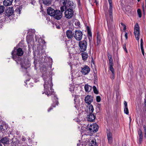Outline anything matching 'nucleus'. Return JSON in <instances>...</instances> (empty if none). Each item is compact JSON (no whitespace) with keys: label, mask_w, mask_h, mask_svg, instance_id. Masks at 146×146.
<instances>
[{"label":"nucleus","mask_w":146,"mask_h":146,"mask_svg":"<svg viewBox=\"0 0 146 146\" xmlns=\"http://www.w3.org/2000/svg\"><path fill=\"white\" fill-rule=\"evenodd\" d=\"M137 14L138 15L139 17L141 18L142 16V14L141 10L139 9H137Z\"/></svg>","instance_id":"36"},{"label":"nucleus","mask_w":146,"mask_h":146,"mask_svg":"<svg viewBox=\"0 0 146 146\" xmlns=\"http://www.w3.org/2000/svg\"><path fill=\"white\" fill-rule=\"evenodd\" d=\"M98 125L96 123H92L88 125L87 127V129L89 130L91 133H95L97 132L98 131Z\"/></svg>","instance_id":"3"},{"label":"nucleus","mask_w":146,"mask_h":146,"mask_svg":"<svg viewBox=\"0 0 146 146\" xmlns=\"http://www.w3.org/2000/svg\"><path fill=\"white\" fill-rule=\"evenodd\" d=\"M121 25L123 26H124V25H125L124 24L122 23H121Z\"/></svg>","instance_id":"54"},{"label":"nucleus","mask_w":146,"mask_h":146,"mask_svg":"<svg viewBox=\"0 0 146 146\" xmlns=\"http://www.w3.org/2000/svg\"><path fill=\"white\" fill-rule=\"evenodd\" d=\"M143 111L144 112H146V106L144 107V108L143 109Z\"/></svg>","instance_id":"52"},{"label":"nucleus","mask_w":146,"mask_h":146,"mask_svg":"<svg viewBox=\"0 0 146 146\" xmlns=\"http://www.w3.org/2000/svg\"><path fill=\"white\" fill-rule=\"evenodd\" d=\"M101 41V37L100 35L98 34V33H97V46H98L100 43Z\"/></svg>","instance_id":"25"},{"label":"nucleus","mask_w":146,"mask_h":146,"mask_svg":"<svg viewBox=\"0 0 146 146\" xmlns=\"http://www.w3.org/2000/svg\"><path fill=\"white\" fill-rule=\"evenodd\" d=\"M143 128L144 129V131L145 133V135L144 136L145 137H146V126L145 125H144L143 126Z\"/></svg>","instance_id":"43"},{"label":"nucleus","mask_w":146,"mask_h":146,"mask_svg":"<svg viewBox=\"0 0 146 146\" xmlns=\"http://www.w3.org/2000/svg\"><path fill=\"white\" fill-rule=\"evenodd\" d=\"M36 3V1H35V0H32L31 2V3L33 5H35Z\"/></svg>","instance_id":"45"},{"label":"nucleus","mask_w":146,"mask_h":146,"mask_svg":"<svg viewBox=\"0 0 146 146\" xmlns=\"http://www.w3.org/2000/svg\"><path fill=\"white\" fill-rule=\"evenodd\" d=\"M90 71V69L86 65L83 68H82L81 72L82 74L86 75L89 73Z\"/></svg>","instance_id":"11"},{"label":"nucleus","mask_w":146,"mask_h":146,"mask_svg":"<svg viewBox=\"0 0 146 146\" xmlns=\"http://www.w3.org/2000/svg\"><path fill=\"white\" fill-rule=\"evenodd\" d=\"M24 52L22 49L19 48L14 49L11 53L13 58L17 64H20L22 69L27 70L30 66V62L26 59L21 58L19 56H21L23 54Z\"/></svg>","instance_id":"1"},{"label":"nucleus","mask_w":146,"mask_h":146,"mask_svg":"<svg viewBox=\"0 0 146 146\" xmlns=\"http://www.w3.org/2000/svg\"><path fill=\"white\" fill-rule=\"evenodd\" d=\"M0 141L4 145V146H6V145L10 146L9 143L10 139L7 137H5L1 138Z\"/></svg>","instance_id":"9"},{"label":"nucleus","mask_w":146,"mask_h":146,"mask_svg":"<svg viewBox=\"0 0 146 146\" xmlns=\"http://www.w3.org/2000/svg\"><path fill=\"white\" fill-rule=\"evenodd\" d=\"M66 6L64 5V6H62L61 7H60V10H61L60 13H62L63 12V11L64 10V9L66 8Z\"/></svg>","instance_id":"37"},{"label":"nucleus","mask_w":146,"mask_h":146,"mask_svg":"<svg viewBox=\"0 0 146 146\" xmlns=\"http://www.w3.org/2000/svg\"><path fill=\"white\" fill-rule=\"evenodd\" d=\"M138 135H139V142L140 144H141L143 138V134L141 129H139L138 131Z\"/></svg>","instance_id":"19"},{"label":"nucleus","mask_w":146,"mask_h":146,"mask_svg":"<svg viewBox=\"0 0 146 146\" xmlns=\"http://www.w3.org/2000/svg\"><path fill=\"white\" fill-rule=\"evenodd\" d=\"M86 29L88 31V39L89 41H90V39L92 38V34L91 31V29L90 27L88 26L86 27Z\"/></svg>","instance_id":"20"},{"label":"nucleus","mask_w":146,"mask_h":146,"mask_svg":"<svg viewBox=\"0 0 146 146\" xmlns=\"http://www.w3.org/2000/svg\"><path fill=\"white\" fill-rule=\"evenodd\" d=\"M74 9H67L65 10L64 12V17L68 19H70L74 15Z\"/></svg>","instance_id":"4"},{"label":"nucleus","mask_w":146,"mask_h":146,"mask_svg":"<svg viewBox=\"0 0 146 146\" xmlns=\"http://www.w3.org/2000/svg\"><path fill=\"white\" fill-rule=\"evenodd\" d=\"M13 0H5L3 2L4 5L5 6L11 5L12 3Z\"/></svg>","instance_id":"22"},{"label":"nucleus","mask_w":146,"mask_h":146,"mask_svg":"<svg viewBox=\"0 0 146 146\" xmlns=\"http://www.w3.org/2000/svg\"><path fill=\"white\" fill-rule=\"evenodd\" d=\"M68 0H62V3L64 6H66Z\"/></svg>","instance_id":"41"},{"label":"nucleus","mask_w":146,"mask_h":146,"mask_svg":"<svg viewBox=\"0 0 146 146\" xmlns=\"http://www.w3.org/2000/svg\"><path fill=\"white\" fill-rule=\"evenodd\" d=\"M110 70L112 72V75L111 78L113 79H114L115 78V71L113 68H110Z\"/></svg>","instance_id":"30"},{"label":"nucleus","mask_w":146,"mask_h":146,"mask_svg":"<svg viewBox=\"0 0 146 146\" xmlns=\"http://www.w3.org/2000/svg\"><path fill=\"white\" fill-rule=\"evenodd\" d=\"M43 3L47 5H49L51 4L52 0H43Z\"/></svg>","instance_id":"27"},{"label":"nucleus","mask_w":146,"mask_h":146,"mask_svg":"<svg viewBox=\"0 0 146 146\" xmlns=\"http://www.w3.org/2000/svg\"><path fill=\"white\" fill-rule=\"evenodd\" d=\"M84 88L86 92H90L92 89V87L88 84H86L85 85Z\"/></svg>","instance_id":"24"},{"label":"nucleus","mask_w":146,"mask_h":146,"mask_svg":"<svg viewBox=\"0 0 146 146\" xmlns=\"http://www.w3.org/2000/svg\"><path fill=\"white\" fill-rule=\"evenodd\" d=\"M141 0H137V1L139 2Z\"/></svg>","instance_id":"59"},{"label":"nucleus","mask_w":146,"mask_h":146,"mask_svg":"<svg viewBox=\"0 0 146 146\" xmlns=\"http://www.w3.org/2000/svg\"><path fill=\"white\" fill-rule=\"evenodd\" d=\"M44 92L42 93V94H44Z\"/></svg>","instance_id":"63"},{"label":"nucleus","mask_w":146,"mask_h":146,"mask_svg":"<svg viewBox=\"0 0 146 146\" xmlns=\"http://www.w3.org/2000/svg\"><path fill=\"white\" fill-rule=\"evenodd\" d=\"M4 129H3V126L2 125L0 124V132H1L4 131Z\"/></svg>","instance_id":"42"},{"label":"nucleus","mask_w":146,"mask_h":146,"mask_svg":"<svg viewBox=\"0 0 146 146\" xmlns=\"http://www.w3.org/2000/svg\"><path fill=\"white\" fill-rule=\"evenodd\" d=\"M93 91L94 93L96 94H98V91L96 86H94L93 87Z\"/></svg>","instance_id":"33"},{"label":"nucleus","mask_w":146,"mask_h":146,"mask_svg":"<svg viewBox=\"0 0 146 146\" xmlns=\"http://www.w3.org/2000/svg\"><path fill=\"white\" fill-rule=\"evenodd\" d=\"M126 43H125L123 44V49L124 50H125L126 52H127V49L126 48Z\"/></svg>","instance_id":"38"},{"label":"nucleus","mask_w":146,"mask_h":146,"mask_svg":"<svg viewBox=\"0 0 146 146\" xmlns=\"http://www.w3.org/2000/svg\"><path fill=\"white\" fill-rule=\"evenodd\" d=\"M75 98H76V96H75V99H74V101L75 102H76V101H75V100H76Z\"/></svg>","instance_id":"58"},{"label":"nucleus","mask_w":146,"mask_h":146,"mask_svg":"<svg viewBox=\"0 0 146 146\" xmlns=\"http://www.w3.org/2000/svg\"><path fill=\"white\" fill-rule=\"evenodd\" d=\"M53 17L56 19H60L62 17V13L60 10H56Z\"/></svg>","instance_id":"10"},{"label":"nucleus","mask_w":146,"mask_h":146,"mask_svg":"<svg viewBox=\"0 0 146 146\" xmlns=\"http://www.w3.org/2000/svg\"><path fill=\"white\" fill-rule=\"evenodd\" d=\"M77 23L78 26H79V25H80V23L78 22Z\"/></svg>","instance_id":"53"},{"label":"nucleus","mask_w":146,"mask_h":146,"mask_svg":"<svg viewBox=\"0 0 146 146\" xmlns=\"http://www.w3.org/2000/svg\"><path fill=\"white\" fill-rule=\"evenodd\" d=\"M56 10H54L51 7H49L47 10V14L51 16H52L54 14V12Z\"/></svg>","instance_id":"14"},{"label":"nucleus","mask_w":146,"mask_h":146,"mask_svg":"<svg viewBox=\"0 0 146 146\" xmlns=\"http://www.w3.org/2000/svg\"><path fill=\"white\" fill-rule=\"evenodd\" d=\"M108 56L109 61L110 68H113V59L112 58V56L110 54L108 53Z\"/></svg>","instance_id":"18"},{"label":"nucleus","mask_w":146,"mask_h":146,"mask_svg":"<svg viewBox=\"0 0 146 146\" xmlns=\"http://www.w3.org/2000/svg\"><path fill=\"white\" fill-rule=\"evenodd\" d=\"M125 39L126 40H127V39L128 38V33L127 32H125Z\"/></svg>","instance_id":"48"},{"label":"nucleus","mask_w":146,"mask_h":146,"mask_svg":"<svg viewBox=\"0 0 146 146\" xmlns=\"http://www.w3.org/2000/svg\"><path fill=\"white\" fill-rule=\"evenodd\" d=\"M79 50L81 52H84L86 50L87 46V42L85 40H83L79 42Z\"/></svg>","instance_id":"5"},{"label":"nucleus","mask_w":146,"mask_h":146,"mask_svg":"<svg viewBox=\"0 0 146 146\" xmlns=\"http://www.w3.org/2000/svg\"><path fill=\"white\" fill-rule=\"evenodd\" d=\"M130 120L131 121V117H129Z\"/></svg>","instance_id":"60"},{"label":"nucleus","mask_w":146,"mask_h":146,"mask_svg":"<svg viewBox=\"0 0 146 146\" xmlns=\"http://www.w3.org/2000/svg\"><path fill=\"white\" fill-rule=\"evenodd\" d=\"M74 33L71 31L68 30L66 31V35L68 38L71 39L74 36Z\"/></svg>","instance_id":"15"},{"label":"nucleus","mask_w":146,"mask_h":146,"mask_svg":"<svg viewBox=\"0 0 146 146\" xmlns=\"http://www.w3.org/2000/svg\"><path fill=\"white\" fill-rule=\"evenodd\" d=\"M85 101L86 103L90 104L93 101V100L90 96L88 95L85 97Z\"/></svg>","instance_id":"16"},{"label":"nucleus","mask_w":146,"mask_h":146,"mask_svg":"<svg viewBox=\"0 0 146 146\" xmlns=\"http://www.w3.org/2000/svg\"><path fill=\"white\" fill-rule=\"evenodd\" d=\"M124 108V113H125L127 115H128L129 114V110L128 108V107H125Z\"/></svg>","instance_id":"34"},{"label":"nucleus","mask_w":146,"mask_h":146,"mask_svg":"<svg viewBox=\"0 0 146 146\" xmlns=\"http://www.w3.org/2000/svg\"><path fill=\"white\" fill-rule=\"evenodd\" d=\"M82 52L81 54L82 59L84 61H86L87 60L88 57V55L86 52Z\"/></svg>","instance_id":"21"},{"label":"nucleus","mask_w":146,"mask_h":146,"mask_svg":"<svg viewBox=\"0 0 146 146\" xmlns=\"http://www.w3.org/2000/svg\"><path fill=\"white\" fill-rule=\"evenodd\" d=\"M109 11H112V5H110Z\"/></svg>","instance_id":"47"},{"label":"nucleus","mask_w":146,"mask_h":146,"mask_svg":"<svg viewBox=\"0 0 146 146\" xmlns=\"http://www.w3.org/2000/svg\"><path fill=\"white\" fill-rule=\"evenodd\" d=\"M69 64L70 65V66H72V64H71V62H70V63H69Z\"/></svg>","instance_id":"57"},{"label":"nucleus","mask_w":146,"mask_h":146,"mask_svg":"<svg viewBox=\"0 0 146 146\" xmlns=\"http://www.w3.org/2000/svg\"><path fill=\"white\" fill-rule=\"evenodd\" d=\"M14 9L13 7H9L7 8L4 12L5 17H9L11 16L14 13Z\"/></svg>","instance_id":"6"},{"label":"nucleus","mask_w":146,"mask_h":146,"mask_svg":"<svg viewBox=\"0 0 146 146\" xmlns=\"http://www.w3.org/2000/svg\"><path fill=\"white\" fill-rule=\"evenodd\" d=\"M88 106L89 107V113H92L94 110V108L92 105L91 104H88Z\"/></svg>","instance_id":"28"},{"label":"nucleus","mask_w":146,"mask_h":146,"mask_svg":"<svg viewBox=\"0 0 146 146\" xmlns=\"http://www.w3.org/2000/svg\"><path fill=\"white\" fill-rule=\"evenodd\" d=\"M22 9V6L21 5L17 7L15 10V12L17 14H20L21 13V11Z\"/></svg>","instance_id":"26"},{"label":"nucleus","mask_w":146,"mask_h":146,"mask_svg":"<svg viewBox=\"0 0 146 146\" xmlns=\"http://www.w3.org/2000/svg\"><path fill=\"white\" fill-rule=\"evenodd\" d=\"M89 145V146H98V144L96 142L95 139H94L91 141H90Z\"/></svg>","instance_id":"23"},{"label":"nucleus","mask_w":146,"mask_h":146,"mask_svg":"<svg viewBox=\"0 0 146 146\" xmlns=\"http://www.w3.org/2000/svg\"><path fill=\"white\" fill-rule=\"evenodd\" d=\"M22 139L23 141H25V139L24 138H23Z\"/></svg>","instance_id":"55"},{"label":"nucleus","mask_w":146,"mask_h":146,"mask_svg":"<svg viewBox=\"0 0 146 146\" xmlns=\"http://www.w3.org/2000/svg\"><path fill=\"white\" fill-rule=\"evenodd\" d=\"M123 103L124 105V108L128 107L127 102L126 101H124Z\"/></svg>","instance_id":"46"},{"label":"nucleus","mask_w":146,"mask_h":146,"mask_svg":"<svg viewBox=\"0 0 146 146\" xmlns=\"http://www.w3.org/2000/svg\"><path fill=\"white\" fill-rule=\"evenodd\" d=\"M108 1L109 2V5H112V1L111 0H108Z\"/></svg>","instance_id":"50"},{"label":"nucleus","mask_w":146,"mask_h":146,"mask_svg":"<svg viewBox=\"0 0 146 146\" xmlns=\"http://www.w3.org/2000/svg\"><path fill=\"white\" fill-rule=\"evenodd\" d=\"M66 6L69 8L68 9H74L75 7V5H74L73 3L69 1H68L67 3V6Z\"/></svg>","instance_id":"17"},{"label":"nucleus","mask_w":146,"mask_h":146,"mask_svg":"<svg viewBox=\"0 0 146 146\" xmlns=\"http://www.w3.org/2000/svg\"><path fill=\"white\" fill-rule=\"evenodd\" d=\"M107 133L108 142L109 144H111L113 141L112 134L109 131H107Z\"/></svg>","instance_id":"13"},{"label":"nucleus","mask_w":146,"mask_h":146,"mask_svg":"<svg viewBox=\"0 0 146 146\" xmlns=\"http://www.w3.org/2000/svg\"><path fill=\"white\" fill-rule=\"evenodd\" d=\"M52 100L54 103L48 110V112H49L51 110H52L53 107H55L56 105H58V98L56 96L52 95Z\"/></svg>","instance_id":"7"},{"label":"nucleus","mask_w":146,"mask_h":146,"mask_svg":"<svg viewBox=\"0 0 146 146\" xmlns=\"http://www.w3.org/2000/svg\"><path fill=\"white\" fill-rule=\"evenodd\" d=\"M137 40H138L139 38V27L137 25Z\"/></svg>","instance_id":"40"},{"label":"nucleus","mask_w":146,"mask_h":146,"mask_svg":"<svg viewBox=\"0 0 146 146\" xmlns=\"http://www.w3.org/2000/svg\"><path fill=\"white\" fill-rule=\"evenodd\" d=\"M96 100L97 102H100L101 100V98L100 96H98L96 97Z\"/></svg>","instance_id":"39"},{"label":"nucleus","mask_w":146,"mask_h":146,"mask_svg":"<svg viewBox=\"0 0 146 146\" xmlns=\"http://www.w3.org/2000/svg\"><path fill=\"white\" fill-rule=\"evenodd\" d=\"M75 107L76 108H77V107H76V106H75Z\"/></svg>","instance_id":"61"},{"label":"nucleus","mask_w":146,"mask_h":146,"mask_svg":"<svg viewBox=\"0 0 146 146\" xmlns=\"http://www.w3.org/2000/svg\"><path fill=\"white\" fill-rule=\"evenodd\" d=\"M92 60H93V58H92Z\"/></svg>","instance_id":"64"},{"label":"nucleus","mask_w":146,"mask_h":146,"mask_svg":"<svg viewBox=\"0 0 146 146\" xmlns=\"http://www.w3.org/2000/svg\"><path fill=\"white\" fill-rule=\"evenodd\" d=\"M109 14L110 20L111 21H112L113 20V17L112 16V11H109Z\"/></svg>","instance_id":"35"},{"label":"nucleus","mask_w":146,"mask_h":146,"mask_svg":"<svg viewBox=\"0 0 146 146\" xmlns=\"http://www.w3.org/2000/svg\"><path fill=\"white\" fill-rule=\"evenodd\" d=\"M123 29L124 30H125L126 29V26L125 25H124V26H123Z\"/></svg>","instance_id":"51"},{"label":"nucleus","mask_w":146,"mask_h":146,"mask_svg":"<svg viewBox=\"0 0 146 146\" xmlns=\"http://www.w3.org/2000/svg\"><path fill=\"white\" fill-rule=\"evenodd\" d=\"M96 117V115L94 113H90L87 116V118L88 121L90 122H93Z\"/></svg>","instance_id":"12"},{"label":"nucleus","mask_w":146,"mask_h":146,"mask_svg":"<svg viewBox=\"0 0 146 146\" xmlns=\"http://www.w3.org/2000/svg\"><path fill=\"white\" fill-rule=\"evenodd\" d=\"M76 22H75V25H76Z\"/></svg>","instance_id":"62"},{"label":"nucleus","mask_w":146,"mask_h":146,"mask_svg":"<svg viewBox=\"0 0 146 146\" xmlns=\"http://www.w3.org/2000/svg\"><path fill=\"white\" fill-rule=\"evenodd\" d=\"M5 9V7L2 5L0 6V14L3 13Z\"/></svg>","instance_id":"32"},{"label":"nucleus","mask_w":146,"mask_h":146,"mask_svg":"<svg viewBox=\"0 0 146 146\" xmlns=\"http://www.w3.org/2000/svg\"><path fill=\"white\" fill-rule=\"evenodd\" d=\"M144 107H146V98H145L144 99Z\"/></svg>","instance_id":"49"},{"label":"nucleus","mask_w":146,"mask_h":146,"mask_svg":"<svg viewBox=\"0 0 146 146\" xmlns=\"http://www.w3.org/2000/svg\"><path fill=\"white\" fill-rule=\"evenodd\" d=\"M46 70V69H45ZM42 77L44 81V90L45 91L46 94L48 96L50 95L51 94V92H53L52 89L53 84L52 82V78L48 74L47 71L45 70L43 73Z\"/></svg>","instance_id":"2"},{"label":"nucleus","mask_w":146,"mask_h":146,"mask_svg":"<svg viewBox=\"0 0 146 146\" xmlns=\"http://www.w3.org/2000/svg\"><path fill=\"white\" fill-rule=\"evenodd\" d=\"M94 78L95 80H96L97 79V74H96L95 73H94Z\"/></svg>","instance_id":"44"},{"label":"nucleus","mask_w":146,"mask_h":146,"mask_svg":"<svg viewBox=\"0 0 146 146\" xmlns=\"http://www.w3.org/2000/svg\"><path fill=\"white\" fill-rule=\"evenodd\" d=\"M134 33L135 35V38L136 39H137V23H136L135 25Z\"/></svg>","instance_id":"31"},{"label":"nucleus","mask_w":146,"mask_h":146,"mask_svg":"<svg viewBox=\"0 0 146 146\" xmlns=\"http://www.w3.org/2000/svg\"><path fill=\"white\" fill-rule=\"evenodd\" d=\"M83 34L82 32L79 30H76L74 33V36L77 40H80L82 39Z\"/></svg>","instance_id":"8"},{"label":"nucleus","mask_w":146,"mask_h":146,"mask_svg":"<svg viewBox=\"0 0 146 146\" xmlns=\"http://www.w3.org/2000/svg\"><path fill=\"white\" fill-rule=\"evenodd\" d=\"M143 39L141 38V44H140V47L142 51V54L143 55H144V50L143 48Z\"/></svg>","instance_id":"29"},{"label":"nucleus","mask_w":146,"mask_h":146,"mask_svg":"<svg viewBox=\"0 0 146 146\" xmlns=\"http://www.w3.org/2000/svg\"><path fill=\"white\" fill-rule=\"evenodd\" d=\"M20 0H15V1L16 2H19Z\"/></svg>","instance_id":"56"}]
</instances>
